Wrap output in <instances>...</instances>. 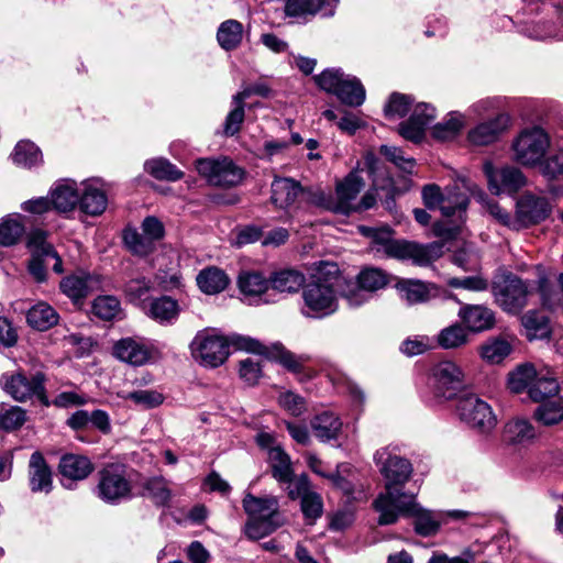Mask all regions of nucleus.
<instances>
[{"label":"nucleus","mask_w":563,"mask_h":563,"mask_svg":"<svg viewBox=\"0 0 563 563\" xmlns=\"http://www.w3.org/2000/svg\"><path fill=\"white\" fill-rule=\"evenodd\" d=\"M412 101V98L408 95L391 93L388 103L384 108L385 115L387 118L405 117L409 112Z\"/></svg>","instance_id":"0e129e2a"},{"label":"nucleus","mask_w":563,"mask_h":563,"mask_svg":"<svg viewBox=\"0 0 563 563\" xmlns=\"http://www.w3.org/2000/svg\"><path fill=\"white\" fill-rule=\"evenodd\" d=\"M534 437L533 426L522 418L509 420L503 431V439L509 444H525L534 439Z\"/></svg>","instance_id":"7c9ffc66"},{"label":"nucleus","mask_w":563,"mask_h":563,"mask_svg":"<svg viewBox=\"0 0 563 563\" xmlns=\"http://www.w3.org/2000/svg\"><path fill=\"white\" fill-rule=\"evenodd\" d=\"M540 373L537 372L532 364L519 365L515 371L508 375V387L511 391L520 394L525 390L529 391L530 386L533 384Z\"/></svg>","instance_id":"c03bdc74"},{"label":"nucleus","mask_w":563,"mask_h":563,"mask_svg":"<svg viewBox=\"0 0 563 563\" xmlns=\"http://www.w3.org/2000/svg\"><path fill=\"white\" fill-rule=\"evenodd\" d=\"M357 284L368 294L385 288L390 280V276L377 267H365L357 275Z\"/></svg>","instance_id":"49530a36"},{"label":"nucleus","mask_w":563,"mask_h":563,"mask_svg":"<svg viewBox=\"0 0 563 563\" xmlns=\"http://www.w3.org/2000/svg\"><path fill=\"white\" fill-rule=\"evenodd\" d=\"M435 119V108L429 103H418L407 121L398 126L399 134L415 143L420 142L424 136L426 128Z\"/></svg>","instance_id":"a211bd4d"},{"label":"nucleus","mask_w":563,"mask_h":563,"mask_svg":"<svg viewBox=\"0 0 563 563\" xmlns=\"http://www.w3.org/2000/svg\"><path fill=\"white\" fill-rule=\"evenodd\" d=\"M58 470L64 479L82 481L92 473L93 464L85 455L68 453L60 457Z\"/></svg>","instance_id":"b1692460"},{"label":"nucleus","mask_w":563,"mask_h":563,"mask_svg":"<svg viewBox=\"0 0 563 563\" xmlns=\"http://www.w3.org/2000/svg\"><path fill=\"white\" fill-rule=\"evenodd\" d=\"M263 375L261 361L253 357H246L239 362V376L247 385L254 386Z\"/></svg>","instance_id":"e2e57ef3"},{"label":"nucleus","mask_w":563,"mask_h":563,"mask_svg":"<svg viewBox=\"0 0 563 563\" xmlns=\"http://www.w3.org/2000/svg\"><path fill=\"white\" fill-rule=\"evenodd\" d=\"M100 286L98 276L88 273H77L65 277L60 282L63 294L69 297L75 303L97 290Z\"/></svg>","instance_id":"aec40b11"},{"label":"nucleus","mask_w":563,"mask_h":563,"mask_svg":"<svg viewBox=\"0 0 563 563\" xmlns=\"http://www.w3.org/2000/svg\"><path fill=\"white\" fill-rule=\"evenodd\" d=\"M314 435L322 442L334 440L342 429V421L333 412L324 411L317 415L310 422Z\"/></svg>","instance_id":"cd10ccee"},{"label":"nucleus","mask_w":563,"mask_h":563,"mask_svg":"<svg viewBox=\"0 0 563 563\" xmlns=\"http://www.w3.org/2000/svg\"><path fill=\"white\" fill-rule=\"evenodd\" d=\"M360 231L364 236L369 238L371 241V251L375 254V256L380 257L385 249H387L388 243L391 241V231L389 229H376L371 227H360Z\"/></svg>","instance_id":"4d7b16f0"},{"label":"nucleus","mask_w":563,"mask_h":563,"mask_svg":"<svg viewBox=\"0 0 563 563\" xmlns=\"http://www.w3.org/2000/svg\"><path fill=\"white\" fill-rule=\"evenodd\" d=\"M459 317L470 331L482 332L493 328L494 312L482 305H464L459 310Z\"/></svg>","instance_id":"5701e85b"},{"label":"nucleus","mask_w":563,"mask_h":563,"mask_svg":"<svg viewBox=\"0 0 563 563\" xmlns=\"http://www.w3.org/2000/svg\"><path fill=\"white\" fill-rule=\"evenodd\" d=\"M539 167L541 174L549 179H556L563 176V148L544 157Z\"/></svg>","instance_id":"69168bd1"},{"label":"nucleus","mask_w":563,"mask_h":563,"mask_svg":"<svg viewBox=\"0 0 563 563\" xmlns=\"http://www.w3.org/2000/svg\"><path fill=\"white\" fill-rule=\"evenodd\" d=\"M510 118L505 113L481 122L467 132V141L473 146H487L497 142L507 131Z\"/></svg>","instance_id":"f3484780"},{"label":"nucleus","mask_w":563,"mask_h":563,"mask_svg":"<svg viewBox=\"0 0 563 563\" xmlns=\"http://www.w3.org/2000/svg\"><path fill=\"white\" fill-rule=\"evenodd\" d=\"M408 505L402 506V501L395 505L390 510L395 515V522H397L399 516H411L415 517V531L422 537L434 536L440 527L441 521L434 512L423 509L415 499V494L410 496Z\"/></svg>","instance_id":"dca6fc26"},{"label":"nucleus","mask_w":563,"mask_h":563,"mask_svg":"<svg viewBox=\"0 0 563 563\" xmlns=\"http://www.w3.org/2000/svg\"><path fill=\"white\" fill-rule=\"evenodd\" d=\"M380 153L404 172L409 174L412 173L416 162L413 158L405 157L400 148L395 146L382 145Z\"/></svg>","instance_id":"338daca9"},{"label":"nucleus","mask_w":563,"mask_h":563,"mask_svg":"<svg viewBox=\"0 0 563 563\" xmlns=\"http://www.w3.org/2000/svg\"><path fill=\"white\" fill-rule=\"evenodd\" d=\"M551 145L548 132L541 126L522 129L511 143L512 158L526 167L540 166Z\"/></svg>","instance_id":"20e7f679"},{"label":"nucleus","mask_w":563,"mask_h":563,"mask_svg":"<svg viewBox=\"0 0 563 563\" xmlns=\"http://www.w3.org/2000/svg\"><path fill=\"white\" fill-rule=\"evenodd\" d=\"M464 126V117L460 112H451L441 122L433 125L431 135L440 142L454 140Z\"/></svg>","instance_id":"4c0bfd02"},{"label":"nucleus","mask_w":563,"mask_h":563,"mask_svg":"<svg viewBox=\"0 0 563 563\" xmlns=\"http://www.w3.org/2000/svg\"><path fill=\"white\" fill-rule=\"evenodd\" d=\"M26 321L31 328L45 331L58 322V314L46 302H38L29 309Z\"/></svg>","instance_id":"72a5a7b5"},{"label":"nucleus","mask_w":563,"mask_h":563,"mask_svg":"<svg viewBox=\"0 0 563 563\" xmlns=\"http://www.w3.org/2000/svg\"><path fill=\"white\" fill-rule=\"evenodd\" d=\"M230 345L238 350L255 354H264V345L250 336L233 334L223 336L207 331L198 332L190 343L191 355L200 365L216 368L222 365L230 355Z\"/></svg>","instance_id":"f03ea898"},{"label":"nucleus","mask_w":563,"mask_h":563,"mask_svg":"<svg viewBox=\"0 0 563 563\" xmlns=\"http://www.w3.org/2000/svg\"><path fill=\"white\" fill-rule=\"evenodd\" d=\"M26 420V412L19 406L0 405V429L13 431L21 428Z\"/></svg>","instance_id":"864d4df0"},{"label":"nucleus","mask_w":563,"mask_h":563,"mask_svg":"<svg viewBox=\"0 0 563 563\" xmlns=\"http://www.w3.org/2000/svg\"><path fill=\"white\" fill-rule=\"evenodd\" d=\"M467 339V331L460 324H453L438 334V344L445 350L457 349L466 344Z\"/></svg>","instance_id":"5fc2aeb1"},{"label":"nucleus","mask_w":563,"mask_h":563,"mask_svg":"<svg viewBox=\"0 0 563 563\" xmlns=\"http://www.w3.org/2000/svg\"><path fill=\"white\" fill-rule=\"evenodd\" d=\"M521 323L529 332L530 339L542 338L549 332L548 319L536 310H530L521 318Z\"/></svg>","instance_id":"052dcab7"},{"label":"nucleus","mask_w":563,"mask_h":563,"mask_svg":"<svg viewBox=\"0 0 563 563\" xmlns=\"http://www.w3.org/2000/svg\"><path fill=\"white\" fill-rule=\"evenodd\" d=\"M117 358L133 366H142L151 358V349L141 339L123 338L113 346Z\"/></svg>","instance_id":"6ab92c4d"},{"label":"nucleus","mask_w":563,"mask_h":563,"mask_svg":"<svg viewBox=\"0 0 563 563\" xmlns=\"http://www.w3.org/2000/svg\"><path fill=\"white\" fill-rule=\"evenodd\" d=\"M243 508L250 518L280 519L279 503L274 496L255 497L246 494L243 499Z\"/></svg>","instance_id":"a878e982"},{"label":"nucleus","mask_w":563,"mask_h":563,"mask_svg":"<svg viewBox=\"0 0 563 563\" xmlns=\"http://www.w3.org/2000/svg\"><path fill=\"white\" fill-rule=\"evenodd\" d=\"M400 297L408 305L426 302L431 297V289L428 284L420 280H402L397 285Z\"/></svg>","instance_id":"a19ab883"},{"label":"nucleus","mask_w":563,"mask_h":563,"mask_svg":"<svg viewBox=\"0 0 563 563\" xmlns=\"http://www.w3.org/2000/svg\"><path fill=\"white\" fill-rule=\"evenodd\" d=\"M560 387L556 379L550 375L540 373L533 384L530 386L528 395L536 402L547 401V398L559 394Z\"/></svg>","instance_id":"79ce46f5"},{"label":"nucleus","mask_w":563,"mask_h":563,"mask_svg":"<svg viewBox=\"0 0 563 563\" xmlns=\"http://www.w3.org/2000/svg\"><path fill=\"white\" fill-rule=\"evenodd\" d=\"M363 187L364 181L357 174L352 173L346 176V178L336 187L338 201L333 207V211L342 214H350L353 212V207L356 203L354 200Z\"/></svg>","instance_id":"412c9836"},{"label":"nucleus","mask_w":563,"mask_h":563,"mask_svg":"<svg viewBox=\"0 0 563 563\" xmlns=\"http://www.w3.org/2000/svg\"><path fill=\"white\" fill-rule=\"evenodd\" d=\"M479 192V189L467 178H459L444 188V196L440 211L451 223L437 222L433 232L437 236L453 239L457 235L462 224L466 221V211L470 197Z\"/></svg>","instance_id":"7ed1b4c3"},{"label":"nucleus","mask_w":563,"mask_h":563,"mask_svg":"<svg viewBox=\"0 0 563 563\" xmlns=\"http://www.w3.org/2000/svg\"><path fill=\"white\" fill-rule=\"evenodd\" d=\"M538 290L540 292L542 306L545 309L551 311H555L559 308L563 309V295L550 285L547 276L539 277Z\"/></svg>","instance_id":"bf43d9fd"},{"label":"nucleus","mask_w":563,"mask_h":563,"mask_svg":"<svg viewBox=\"0 0 563 563\" xmlns=\"http://www.w3.org/2000/svg\"><path fill=\"white\" fill-rule=\"evenodd\" d=\"M91 312L101 320H112L120 312V301L113 296H99L92 302Z\"/></svg>","instance_id":"13d9d810"},{"label":"nucleus","mask_w":563,"mask_h":563,"mask_svg":"<svg viewBox=\"0 0 563 563\" xmlns=\"http://www.w3.org/2000/svg\"><path fill=\"white\" fill-rule=\"evenodd\" d=\"M178 313L177 301L168 296L153 299L146 309V314L159 323L173 322L177 319Z\"/></svg>","instance_id":"f704fd0d"},{"label":"nucleus","mask_w":563,"mask_h":563,"mask_svg":"<svg viewBox=\"0 0 563 563\" xmlns=\"http://www.w3.org/2000/svg\"><path fill=\"white\" fill-rule=\"evenodd\" d=\"M143 495L150 497L157 506H166L172 498V492L164 477L147 479L143 485Z\"/></svg>","instance_id":"603ef678"},{"label":"nucleus","mask_w":563,"mask_h":563,"mask_svg":"<svg viewBox=\"0 0 563 563\" xmlns=\"http://www.w3.org/2000/svg\"><path fill=\"white\" fill-rule=\"evenodd\" d=\"M481 356L490 364H499L511 352L510 343L503 338H493L487 340L481 346Z\"/></svg>","instance_id":"09e8293b"},{"label":"nucleus","mask_w":563,"mask_h":563,"mask_svg":"<svg viewBox=\"0 0 563 563\" xmlns=\"http://www.w3.org/2000/svg\"><path fill=\"white\" fill-rule=\"evenodd\" d=\"M151 282L144 277L133 278L125 284L124 292L130 301H141L150 291Z\"/></svg>","instance_id":"774afa93"},{"label":"nucleus","mask_w":563,"mask_h":563,"mask_svg":"<svg viewBox=\"0 0 563 563\" xmlns=\"http://www.w3.org/2000/svg\"><path fill=\"white\" fill-rule=\"evenodd\" d=\"M551 211L552 208L547 197L526 192L516 202L512 230L519 231L537 225L547 220Z\"/></svg>","instance_id":"9b49d317"},{"label":"nucleus","mask_w":563,"mask_h":563,"mask_svg":"<svg viewBox=\"0 0 563 563\" xmlns=\"http://www.w3.org/2000/svg\"><path fill=\"white\" fill-rule=\"evenodd\" d=\"M299 194H301V187L292 179L276 178L272 183V201L280 209L291 206Z\"/></svg>","instance_id":"c756f323"},{"label":"nucleus","mask_w":563,"mask_h":563,"mask_svg":"<svg viewBox=\"0 0 563 563\" xmlns=\"http://www.w3.org/2000/svg\"><path fill=\"white\" fill-rule=\"evenodd\" d=\"M45 379L46 377L42 372H35L27 376L24 372L19 371L13 374H3L0 378V385L16 401L24 402L35 397L43 405L48 406Z\"/></svg>","instance_id":"9d476101"},{"label":"nucleus","mask_w":563,"mask_h":563,"mask_svg":"<svg viewBox=\"0 0 563 563\" xmlns=\"http://www.w3.org/2000/svg\"><path fill=\"white\" fill-rule=\"evenodd\" d=\"M339 0H287L285 13L288 16H306L320 13L332 16Z\"/></svg>","instance_id":"4be33fe9"},{"label":"nucleus","mask_w":563,"mask_h":563,"mask_svg":"<svg viewBox=\"0 0 563 563\" xmlns=\"http://www.w3.org/2000/svg\"><path fill=\"white\" fill-rule=\"evenodd\" d=\"M241 292L250 297H261L269 288V279L258 272H242L238 279Z\"/></svg>","instance_id":"ea45409f"},{"label":"nucleus","mask_w":563,"mask_h":563,"mask_svg":"<svg viewBox=\"0 0 563 563\" xmlns=\"http://www.w3.org/2000/svg\"><path fill=\"white\" fill-rule=\"evenodd\" d=\"M145 170L158 180L176 181L183 177V172L165 158L150 159L144 165Z\"/></svg>","instance_id":"8fccbe9b"},{"label":"nucleus","mask_w":563,"mask_h":563,"mask_svg":"<svg viewBox=\"0 0 563 563\" xmlns=\"http://www.w3.org/2000/svg\"><path fill=\"white\" fill-rule=\"evenodd\" d=\"M268 461L272 475L278 483H290L292 481L294 470L290 457L280 446L268 450Z\"/></svg>","instance_id":"2f4dec72"},{"label":"nucleus","mask_w":563,"mask_h":563,"mask_svg":"<svg viewBox=\"0 0 563 563\" xmlns=\"http://www.w3.org/2000/svg\"><path fill=\"white\" fill-rule=\"evenodd\" d=\"M11 158L16 166L32 168L42 163L41 150L31 141H20L16 143Z\"/></svg>","instance_id":"58836bf2"},{"label":"nucleus","mask_w":563,"mask_h":563,"mask_svg":"<svg viewBox=\"0 0 563 563\" xmlns=\"http://www.w3.org/2000/svg\"><path fill=\"white\" fill-rule=\"evenodd\" d=\"M374 461L385 479V490L374 500V508L379 514L378 525H394L395 515L390 508L400 501L402 506L408 505L410 496L413 495L404 490L405 484L413 473V466L408 459L388 446L377 450Z\"/></svg>","instance_id":"f257e3e1"},{"label":"nucleus","mask_w":563,"mask_h":563,"mask_svg":"<svg viewBox=\"0 0 563 563\" xmlns=\"http://www.w3.org/2000/svg\"><path fill=\"white\" fill-rule=\"evenodd\" d=\"M96 496L110 505H118L132 498V483L125 465L120 463L107 464L98 472Z\"/></svg>","instance_id":"423d86ee"},{"label":"nucleus","mask_w":563,"mask_h":563,"mask_svg":"<svg viewBox=\"0 0 563 563\" xmlns=\"http://www.w3.org/2000/svg\"><path fill=\"white\" fill-rule=\"evenodd\" d=\"M282 525V519L249 517L244 532L249 539L258 540L273 533Z\"/></svg>","instance_id":"3c124183"},{"label":"nucleus","mask_w":563,"mask_h":563,"mask_svg":"<svg viewBox=\"0 0 563 563\" xmlns=\"http://www.w3.org/2000/svg\"><path fill=\"white\" fill-rule=\"evenodd\" d=\"M300 312L310 319H322L333 314L338 308V296L328 279L318 278L303 286Z\"/></svg>","instance_id":"39448f33"},{"label":"nucleus","mask_w":563,"mask_h":563,"mask_svg":"<svg viewBox=\"0 0 563 563\" xmlns=\"http://www.w3.org/2000/svg\"><path fill=\"white\" fill-rule=\"evenodd\" d=\"M317 85L350 107H358L365 100V88L356 77L341 69L330 68L314 77Z\"/></svg>","instance_id":"0eeeda50"},{"label":"nucleus","mask_w":563,"mask_h":563,"mask_svg":"<svg viewBox=\"0 0 563 563\" xmlns=\"http://www.w3.org/2000/svg\"><path fill=\"white\" fill-rule=\"evenodd\" d=\"M123 241L129 251L139 256L148 255L155 247L153 242L143 231L128 228L123 232Z\"/></svg>","instance_id":"de8ad7c7"},{"label":"nucleus","mask_w":563,"mask_h":563,"mask_svg":"<svg viewBox=\"0 0 563 563\" xmlns=\"http://www.w3.org/2000/svg\"><path fill=\"white\" fill-rule=\"evenodd\" d=\"M442 254V244L438 242L426 245L405 240L391 239L380 257H390L396 260H410L419 266H427Z\"/></svg>","instance_id":"f8f14e48"},{"label":"nucleus","mask_w":563,"mask_h":563,"mask_svg":"<svg viewBox=\"0 0 563 563\" xmlns=\"http://www.w3.org/2000/svg\"><path fill=\"white\" fill-rule=\"evenodd\" d=\"M489 190L495 195L503 192L515 194L527 183L523 173L516 166L495 167L492 163L484 165Z\"/></svg>","instance_id":"2eb2a0df"},{"label":"nucleus","mask_w":563,"mask_h":563,"mask_svg":"<svg viewBox=\"0 0 563 563\" xmlns=\"http://www.w3.org/2000/svg\"><path fill=\"white\" fill-rule=\"evenodd\" d=\"M243 38V25L238 20H225L217 31V41L224 51H233L238 48Z\"/></svg>","instance_id":"e433bc0d"},{"label":"nucleus","mask_w":563,"mask_h":563,"mask_svg":"<svg viewBox=\"0 0 563 563\" xmlns=\"http://www.w3.org/2000/svg\"><path fill=\"white\" fill-rule=\"evenodd\" d=\"M196 279L200 290L208 295L223 291L229 284L227 274L217 267H207L202 269L197 275Z\"/></svg>","instance_id":"c9c22d12"},{"label":"nucleus","mask_w":563,"mask_h":563,"mask_svg":"<svg viewBox=\"0 0 563 563\" xmlns=\"http://www.w3.org/2000/svg\"><path fill=\"white\" fill-rule=\"evenodd\" d=\"M492 291L495 301L507 313L518 314L528 305L533 285L514 274H508L493 283Z\"/></svg>","instance_id":"6e6552de"},{"label":"nucleus","mask_w":563,"mask_h":563,"mask_svg":"<svg viewBox=\"0 0 563 563\" xmlns=\"http://www.w3.org/2000/svg\"><path fill=\"white\" fill-rule=\"evenodd\" d=\"M534 418L547 427L559 424L563 420V399L555 398L541 402L534 411Z\"/></svg>","instance_id":"a18cd8bd"},{"label":"nucleus","mask_w":563,"mask_h":563,"mask_svg":"<svg viewBox=\"0 0 563 563\" xmlns=\"http://www.w3.org/2000/svg\"><path fill=\"white\" fill-rule=\"evenodd\" d=\"M465 374L453 361H442L435 364L429 376V385L435 396L453 397L464 386Z\"/></svg>","instance_id":"4468645a"},{"label":"nucleus","mask_w":563,"mask_h":563,"mask_svg":"<svg viewBox=\"0 0 563 563\" xmlns=\"http://www.w3.org/2000/svg\"><path fill=\"white\" fill-rule=\"evenodd\" d=\"M29 481L33 493L45 492L52 489V472L38 451L31 455L29 463Z\"/></svg>","instance_id":"393cba45"},{"label":"nucleus","mask_w":563,"mask_h":563,"mask_svg":"<svg viewBox=\"0 0 563 563\" xmlns=\"http://www.w3.org/2000/svg\"><path fill=\"white\" fill-rule=\"evenodd\" d=\"M456 412L461 421L481 434H490L497 426L492 406L475 394L459 398Z\"/></svg>","instance_id":"1a4fd4ad"},{"label":"nucleus","mask_w":563,"mask_h":563,"mask_svg":"<svg viewBox=\"0 0 563 563\" xmlns=\"http://www.w3.org/2000/svg\"><path fill=\"white\" fill-rule=\"evenodd\" d=\"M121 397L125 400L132 401L134 405L140 406L144 409L156 408L164 401L162 393L152 389H140L122 394Z\"/></svg>","instance_id":"6e6d98bb"},{"label":"nucleus","mask_w":563,"mask_h":563,"mask_svg":"<svg viewBox=\"0 0 563 563\" xmlns=\"http://www.w3.org/2000/svg\"><path fill=\"white\" fill-rule=\"evenodd\" d=\"M305 275L296 269H282L269 277L271 288L279 292H297L305 284Z\"/></svg>","instance_id":"473e14b6"},{"label":"nucleus","mask_w":563,"mask_h":563,"mask_svg":"<svg viewBox=\"0 0 563 563\" xmlns=\"http://www.w3.org/2000/svg\"><path fill=\"white\" fill-rule=\"evenodd\" d=\"M51 202L53 209L58 212L71 211L77 205L79 206V194L75 181H65L56 185L51 191Z\"/></svg>","instance_id":"c85d7f7f"},{"label":"nucleus","mask_w":563,"mask_h":563,"mask_svg":"<svg viewBox=\"0 0 563 563\" xmlns=\"http://www.w3.org/2000/svg\"><path fill=\"white\" fill-rule=\"evenodd\" d=\"M108 206V198L103 190L95 184H84L79 195V209L88 216H100Z\"/></svg>","instance_id":"bb28decb"},{"label":"nucleus","mask_w":563,"mask_h":563,"mask_svg":"<svg viewBox=\"0 0 563 563\" xmlns=\"http://www.w3.org/2000/svg\"><path fill=\"white\" fill-rule=\"evenodd\" d=\"M24 234V225L20 214H10L0 221V245L12 246Z\"/></svg>","instance_id":"37998d69"},{"label":"nucleus","mask_w":563,"mask_h":563,"mask_svg":"<svg viewBox=\"0 0 563 563\" xmlns=\"http://www.w3.org/2000/svg\"><path fill=\"white\" fill-rule=\"evenodd\" d=\"M196 169L213 186L233 187L243 178V170L227 157L221 159L200 158L196 162Z\"/></svg>","instance_id":"ddd939ff"},{"label":"nucleus","mask_w":563,"mask_h":563,"mask_svg":"<svg viewBox=\"0 0 563 563\" xmlns=\"http://www.w3.org/2000/svg\"><path fill=\"white\" fill-rule=\"evenodd\" d=\"M300 508L306 521L313 525L323 514V501L321 496L311 490L300 500Z\"/></svg>","instance_id":"680f3d73"}]
</instances>
